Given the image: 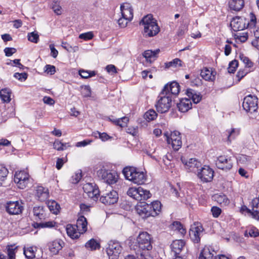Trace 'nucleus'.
<instances>
[{
	"label": "nucleus",
	"mask_w": 259,
	"mask_h": 259,
	"mask_svg": "<svg viewBox=\"0 0 259 259\" xmlns=\"http://www.w3.org/2000/svg\"><path fill=\"white\" fill-rule=\"evenodd\" d=\"M180 87L176 81L167 83L159 94L155 105L158 112H167L171 106L172 100L180 93Z\"/></svg>",
	"instance_id": "f257e3e1"
},
{
	"label": "nucleus",
	"mask_w": 259,
	"mask_h": 259,
	"mask_svg": "<svg viewBox=\"0 0 259 259\" xmlns=\"http://www.w3.org/2000/svg\"><path fill=\"white\" fill-rule=\"evenodd\" d=\"M144 26L143 35L146 37H150L156 35L160 31V28L156 20L152 15L144 16L140 22Z\"/></svg>",
	"instance_id": "f03ea898"
},
{
	"label": "nucleus",
	"mask_w": 259,
	"mask_h": 259,
	"mask_svg": "<svg viewBox=\"0 0 259 259\" xmlns=\"http://www.w3.org/2000/svg\"><path fill=\"white\" fill-rule=\"evenodd\" d=\"M122 172L126 180L138 185L143 184L146 180L144 172L135 167H126L123 168Z\"/></svg>",
	"instance_id": "7ed1b4c3"
},
{
	"label": "nucleus",
	"mask_w": 259,
	"mask_h": 259,
	"mask_svg": "<svg viewBox=\"0 0 259 259\" xmlns=\"http://www.w3.org/2000/svg\"><path fill=\"white\" fill-rule=\"evenodd\" d=\"M127 195L139 201L146 200L151 196L149 191L144 189L141 187L130 188L127 191Z\"/></svg>",
	"instance_id": "20e7f679"
},
{
	"label": "nucleus",
	"mask_w": 259,
	"mask_h": 259,
	"mask_svg": "<svg viewBox=\"0 0 259 259\" xmlns=\"http://www.w3.org/2000/svg\"><path fill=\"white\" fill-rule=\"evenodd\" d=\"M97 175L105 183L110 185L115 184L118 179L116 172L107 169L104 166L97 171Z\"/></svg>",
	"instance_id": "39448f33"
},
{
	"label": "nucleus",
	"mask_w": 259,
	"mask_h": 259,
	"mask_svg": "<svg viewBox=\"0 0 259 259\" xmlns=\"http://www.w3.org/2000/svg\"><path fill=\"white\" fill-rule=\"evenodd\" d=\"M137 244L140 249V252H143L146 254V251H149L152 248L151 244V238L147 232H142L139 234L137 238Z\"/></svg>",
	"instance_id": "423d86ee"
},
{
	"label": "nucleus",
	"mask_w": 259,
	"mask_h": 259,
	"mask_svg": "<svg viewBox=\"0 0 259 259\" xmlns=\"http://www.w3.org/2000/svg\"><path fill=\"white\" fill-rule=\"evenodd\" d=\"M197 176L203 183L211 182L214 176V171L209 166L201 167L197 173Z\"/></svg>",
	"instance_id": "0eeeda50"
},
{
	"label": "nucleus",
	"mask_w": 259,
	"mask_h": 259,
	"mask_svg": "<svg viewBox=\"0 0 259 259\" xmlns=\"http://www.w3.org/2000/svg\"><path fill=\"white\" fill-rule=\"evenodd\" d=\"M242 107L246 112L251 113L257 109V98L255 96L248 95L244 98Z\"/></svg>",
	"instance_id": "6e6552de"
},
{
	"label": "nucleus",
	"mask_w": 259,
	"mask_h": 259,
	"mask_svg": "<svg viewBox=\"0 0 259 259\" xmlns=\"http://www.w3.org/2000/svg\"><path fill=\"white\" fill-rule=\"evenodd\" d=\"M122 251V247L118 242L110 241L106 249V252L110 259H116Z\"/></svg>",
	"instance_id": "1a4fd4ad"
},
{
	"label": "nucleus",
	"mask_w": 259,
	"mask_h": 259,
	"mask_svg": "<svg viewBox=\"0 0 259 259\" xmlns=\"http://www.w3.org/2000/svg\"><path fill=\"white\" fill-rule=\"evenodd\" d=\"M166 137L167 143L168 144H171L172 148L175 150H178L182 146L181 137L179 132L175 131L171 133L170 137L168 136V134H164Z\"/></svg>",
	"instance_id": "9d476101"
},
{
	"label": "nucleus",
	"mask_w": 259,
	"mask_h": 259,
	"mask_svg": "<svg viewBox=\"0 0 259 259\" xmlns=\"http://www.w3.org/2000/svg\"><path fill=\"white\" fill-rule=\"evenodd\" d=\"M6 211L10 215H18L22 213L23 206L22 203L18 201H10L5 205Z\"/></svg>",
	"instance_id": "9b49d317"
},
{
	"label": "nucleus",
	"mask_w": 259,
	"mask_h": 259,
	"mask_svg": "<svg viewBox=\"0 0 259 259\" xmlns=\"http://www.w3.org/2000/svg\"><path fill=\"white\" fill-rule=\"evenodd\" d=\"M29 181V174L25 170L16 171L14 176V182L17 184L18 188L24 189Z\"/></svg>",
	"instance_id": "f8f14e48"
},
{
	"label": "nucleus",
	"mask_w": 259,
	"mask_h": 259,
	"mask_svg": "<svg viewBox=\"0 0 259 259\" xmlns=\"http://www.w3.org/2000/svg\"><path fill=\"white\" fill-rule=\"evenodd\" d=\"M249 19L244 17H236L231 22V26L234 31L243 30L249 25Z\"/></svg>",
	"instance_id": "ddd939ff"
},
{
	"label": "nucleus",
	"mask_w": 259,
	"mask_h": 259,
	"mask_svg": "<svg viewBox=\"0 0 259 259\" xmlns=\"http://www.w3.org/2000/svg\"><path fill=\"white\" fill-rule=\"evenodd\" d=\"M217 167L223 170H230L233 166V161L230 157L220 156L215 161Z\"/></svg>",
	"instance_id": "4468645a"
},
{
	"label": "nucleus",
	"mask_w": 259,
	"mask_h": 259,
	"mask_svg": "<svg viewBox=\"0 0 259 259\" xmlns=\"http://www.w3.org/2000/svg\"><path fill=\"white\" fill-rule=\"evenodd\" d=\"M118 199V193L116 191L112 190L104 193L100 197V200L106 205H111L116 203Z\"/></svg>",
	"instance_id": "2eb2a0df"
},
{
	"label": "nucleus",
	"mask_w": 259,
	"mask_h": 259,
	"mask_svg": "<svg viewBox=\"0 0 259 259\" xmlns=\"http://www.w3.org/2000/svg\"><path fill=\"white\" fill-rule=\"evenodd\" d=\"M181 160L185 165V168L188 171L192 172L196 174L201 167V163L195 158H190L188 161H186L183 158Z\"/></svg>",
	"instance_id": "dca6fc26"
},
{
	"label": "nucleus",
	"mask_w": 259,
	"mask_h": 259,
	"mask_svg": "<svg viewBox=\"0 0 259 259\" xmlns=\"http://www.w3.org/2000/svg\"><path fill=\"white\" fill-rule=\"evenodd\" d=\"M121 15L131 21L133 18V9L131 5L128 3L122 4L120 7Z\"/></svg>",
	"instance_id": "f3484780"
},
{
	"label": "nucleus",
	"mask_w": 259,
	"mask_h": 259,
	"mask_svg": "<svg viewBox=\"0 0 259 259\" xmlns=\"http://www.w3.org/2000/svg\"><path fill=\"white\" fill-rule=\"evenodd\" d=\"M202 227L201 226L192 227L189 231V236L194 243H198L200 240V236L202 233Z\"/></svg>",
	"instance_id": "a211bd4d"
},
{
	"label": "nucleus",
	"mask_w": 259,
	"mask_h": 259,
	"mask_svg": "<svg viewBox=\"0 0 259 259\" xmlns=\"http://www.w3.org/2000/svg\"><path fill=\"white\" fill-rule=\"evenodd\" d=\"M201 76L205 80L213 81L215 79L216 72L211 68H203L200 73Z\"/></svg>",
	"instance_id": "6ab92c4d"
},
{
	"label": "nucleus",
	"mask_w": 259,
	"mask_h": 259,
	"mask_svg": "<svg viewBox=\"0 0 259 259\" xmlns=\"http://www.w3.org/2000/svg\"><path fill=\"white\" fill-rule=\"evenodd\" d=\"M64 243L61 240H56L48 244L50 251L53 255L57 254L63 247Z\"/></svg>",
	"instance_id": "aec40b11"
},
{
	"label": "nucleus",
	"mask_w": 259,
	"mask_h": 259,
	"mask_svg": "<svg viewBox=\"0 0 259 259\" xmlns=\"http://www.w3.org/2000/svg\"><path fill=\"white\" fill-rule=\"evenodd\" d=\"M150 210V206L147 203L138 205L137 207V213L143 219L151 216Z\"/></svg>",
	"instance_id": "412c9836"
},
{
	"label": "nucleus",
	"mask_w": 259,
	"mask_h": 259,
	"mask_svg": "<svg viewBox=\"0 0 259 259\" xmlns=\"http://www.w3.org/2000/svg\"><path fill=\"white\" fill-rule=\"evenodd\" d=\"M192 103L190 99L188 98L182 99L179 103L177 104V107L179 110L181 112H187L189 110L192 108Z\"/></svg>",
	"instance_id": "4be33fe9"
},
{
	"label": "nucleus",
	"mask_w": 259,
	"mask_h": 259,
	"mask_svg": "<svg viewBox=\"0 0 259 259\" xmlns=\"http://www.w3.org/2000/svg\"><path fill=\"white\" fill-rule=\"evenodd\" d=\"M185 242L183 240H176L171 244V250L175 255L179 254L185 248Z\"/></svg>",
	"instance_id": "5701e85b"
},
{
	"label": "nucleus",
	"mask_w": 259,
	"mask_h": 259,
	"mask_svg": "<svg viewBox=\"0 0 259 259\" xmlns=\"http://www.w3.org/2000/svg\"><path fill=\"white\" fill-rule=\"evenodd\" d=\"M216 254V252L211 248L205 247L202 250L199 259H214Z\"/></svg>",
	"instance_id": "b1692460"
},
{
	"label": "nucleus",
	"mask_w": 259,
	"mask_h": 259,
	"mask_svg": "<svg viewBox=\"0 0 259 259\" xmlns=\"http://www.w3.org/2000/svg\"><path fill=\"white\" fill-rule=\"evenodd\" d=\"M186 95L190 99L192 100L194 103L197 104L199 103L202 99V96L199 93H197L196 91L191 89H188L186 91Z\"/></svg>",
	"instance_id": "393cba45"
},
{
	"label": "nucleus",
	"mask_w": 259,
	"mask_h": 259,
	"mask_svg": "<svg viewBox=\"0 0 259 259\" xmlns=\"http://www.w3.org/2000/svg\"><path fill=\"white\" fill-rule=\"evenodd\" d=\"M87 219L84 216L81 215L78 217L75 226L80 233L83 234L87 230Z\"/></svg>",
	"instance_id": "a878e982"
},
{
	"label": "nucleus",
	"mask_w": 259,
	"mask_h": 259,
	"mask_svg": "<svg viewBox=\"0 0 259 259\" xmlns=\"http://www.w3.org/2000/svg\"><path fill=\"white\" fill-rule=\"evenodd\" d=\"M36 196L39 201H44L49 196L48 190L42 186H38L36 190Z\"/></svg>",
	"instance_id": "bb28decb"
},
{
	"label": "nucleus",
	"mask_w": 259,
	"mask_h": 259,
	"mask_svg": "<svg viewBox=\"0 0 259 259\" xmlns=\"http://www.w3.org/2000/svg\"><path fill=\"white\" fill-rule=\"evenodd\" d=\"M160 50L157 49L154 51L151 50L145 51L143 54V57L146 59L147 62L151 63L153 62L157 58V55L159 53Z\"/></svg>",
	"instance_id": "cd10ccee"
},
{
	"label": "nucleus",
	"mask_w": 259,
	"mask_h": 259,
	"mask_svg": "<svg viewBox=\"0 0 259 259\" xmlns=\"http://www.w3.org/2000/svg\"><path fill=\"white\" fill-rule=\"evenodd\" d=\"M83 189L90 197L92 198H97L99 195V190L97 189L93 188L92 185L90 183H87L83 185Z\"/></svg>",
	"instance_id": "c85d7f7f"
},
{
	"label": "nucleus",
	"mask_w": 259,
	"mask_h": 259,
	"mask_svg": "<svg viewBox=\"0 0 259 259\" xmlns=\"http://www.w3.org/2000/svg\"><path fill=\"white\" fill-rule=\"evenodd\" d=\"M66 230L68 235L72 239L79 238L81 234L75 225L68 224L66 226Z\"/></svg>",
	"instance_id": "c756f323"
},
{
	"label": "nucleus",
	"mask_w": 259,
	"mask_h": 259,
	"mask_svg": "<svg viewBox=\"0 0 259 259\" xmlns=\"http://www.w3.org/2000/svg\"><path fill=\"white\" fill-rule=\"evenodd\" d=\"M251 208V215L254 219L258 218L259 214V198H254L250 203Z\"/></svg>",
	"instance_id": "7c9ffc66"
},
{
	"label": "nucleus",
	"mask_w": 259,
	"mask_h": 259,
	"mask_svg": "<svg viewBox=\"0 0 259 259\" xmlns=\"http://www.w3.org/2000/svg\"><path fill=\"white\" fill-rule=\"evenodd\" d=\"M8 257L3 254H0V259H15V254L17 246L15 245H8L7 247Z\"/></svg>",
	"instance_id": "2f4dec72"
},
{
	"label": "nucleus",
	"mask_w": 259,
	"mask_h": 259,
	"mask_svg": "<svg viewBox=\"0 0 259 259\" xmlns=\"http://www.w3.org/2000/svg\"><path fill=\"white\" fill-rule=\"evenodd\" d=\"M240 134V130L238 128H231L227 130L224 133V136L226 137L227 141L231 143Z\"/></svg>",
	"instance_id": "473e14b6"
},
{
	"label": "nucleus",
	"mask_w": 259,
	"mask_h": 259,
	"mask_svg": "<svg viewBox=\"0 0 259 259\" xmlns=\"http://www.w3.org/2000/svg\"><path fill=\"white\" fill-rule=\"evenodd\" d=\"M33 214L35 219L43 220L47 217V213L43 206H35L33 209Z\"/></svg>",
	"instance_id": "72a5a7b5"
},
{
	"label": "nucleus",
	"mask_w": 259,
	"mask_h": 259,
	"mask_svg": "<svg viewBox=\"0 0 259 259\" xmlns=\"http://www.w3.org/2000/svg\"><path fill=\"white\" fill-rule=\"evenodd\" d=\"M229 6L231 10L239 11L243 8L244 2L243 0H230Z\"/></svg>",
	"instance_id": "f704fd0d"
},
{
	"label": "nucleus",
	"mask_w": 259,
	"mask_h": 259,
	"mask_svg": "<svg viewBox=\"0 0 259 259\" xmlns=\"http://www.w3.org/2000/svg\"><path fill=\"white\" fill-rule=\"evenodd\" d=\"M150 206V212L152 217H155L161 211V204L158 201H155L152 202L151 204H149Z\"/></svg>",
	"instance_id": "c9c22d12"
},
{
	"label": "nucleus",
	"mask_w": 259,
	"mask_h": 259,
	"mask_svg": "<svg viewBox=\"0 0 259 259\" xmlns=\"http://www.w3.org/2000/svg\"><path fill=\"white\" fill-rule=\"evenodd\" d=\"M213 197L215 200L221 206H227L230 203V200L225 194H215Z\"/></svg>",
	"instance_id": "e433bc0d"
},
{
	"label": "nucleus",
	"mask_w": 259,
	"mask_h": 259,
	"mask_svg": "<svg viewBox=\"0 0 259 259\" xmlns=\"http://www.w3.org/2000/svg\"><path fill=\"white\" fill-rule=\"evenodd\" d=\"M11 92L9 89H4L0 91V97L1 99L6 103H9L11 99Z\"/></svg>",
	"instance_id": "4c0bfd02"
},
{
	"label": "nucleus",
	"mask_w": 259,
	"mask_h": 259,
	"mask_svg": "<svg viewBox=\"0 0 259 259\" xmlns=\"http://www.w3.org/2000/svg\"><path fill=\"white\" fill-rule=\"evenodd\" d=\"M36 250L37 248L35 246H30L27 248H24V254L28 259H33L35 257Z\"/></svg>",
	"instance_id": "58836bf2"
},
{
	"label": "nucleus",
	"mask_w": 259,
	"mask_h": 259,
	"mask_svg": "<svg viewBox=\"0 0 259 259\" xmlns=\"http://www.w3.org/2000/svg\"><path fill=\"white\" fill-rule=\"evenodd\" d=\"M250 36L247 32H238L234 34V37L237 41L241 42H245Z\"/></svg>",
	"instance_id": "ea45409f"
},
{
	"label": "nucleus",
	"mask_w": 259,
	"mask_h": 259,
	"mask_svg": "<svg viewBox=\"0 0 259 259\" xmlns=\"http://www.w3.org/2000/svg\"><path fill=\"white\" fill-rule=\"evenodd\" d=\"M56 223L54 221H48L41 223H36L34 225L35 228H53L55 226Z\"/></svg>",
	"instance_id": "a19ab883"
},
{
	"label": "nucleus",
	"mask_w": 259,
	"mask_h": 259,
	"mask_svg": "<svg viewBox=\"0 0 259 259\" xmlns=\"http://www.w3.org/2000/svg\"><path fill=\"white\" fill-rule=\"evenodd\" d=\"M85 246L91 250H96L100 247V244L95 239H91L85 243Z\"/></svg>",
	"instance_id": "79ce46f5"
},
{
	"label": "nucleus",
	"mask_w": 259,
	"mask_h": 259,
	"mask_svg": "<svg viewBox=\"0 0 259 259\" xmlns=\"http://www.w3.org/2000/svg\"><path fill=\"white\" fill-rule=\"evenodd\" d=\"M9 174L8 169L3 165H0V186L3 184V182L5 181Z\"/></svg>",
	"instance_id": "37998d69"
},
{
	"label": "nucleus",
	"mask_w": 259,
	"mask_h": 259,
	"mask_svg": "<svg viewBox=\"0 0 259 259\" xmlns=\"http://www.w3.org/2000/svg\"><path fill=\"white\" fill-rule=\"evenodd\" d=\"M171 228L174 230L178 231L181 235H183L186 233V230L179 222H174L172 224Z\"/></svg>",
	"instance_id": "c03bdc74"
},
{
	"label": "nucleus",
	"mask_w": 259,
	"mask_h": 259,
	"mask_svg": "<svg viewBox=\"0 0 259 259\" xmlns=\"http://www.w3.org/2000/svg\"><path fill=\"white\" fill-rule=\"evenodd\" d=\"M259 235L258 230L255 227H251L246 230L244 232V236L246 237L250 236L255 237Z\"/></svg>",
	"instance_id": "a18cd8bd"
},
{
	"label": "nucleus",
	"mask_w": 259,
	"mask_h": 259,
	"mask_svg": "<svg viewBox=\"0 0 259 259\" xmlns=\"http://www.w3.org/2000/svg\"><path fill=\"white\" fill-rule=\"evenodd\" d=\"M156 112L153 110H149L144 114V118L148 121L154 120L157 117Z\"/></svg>",
	"instance_id": "49530a36"
},
{
	"label": "nucleus",
	"mask_w": 259,
	"mask_h": 259,
	"mask_svg": "<svg viewBox=\"0 0 259 259\" xmlns=\"http://www.w3.org/2000/svg\"><path fill=\"white\" fill-rule=\"evenodd\" d=\"M93 134L95 137H99L102 141H106L111 138V137L106 133H100L98 131H96L94 132Z\"/></svg>",
	"instance_id": "de8ad7c7"
},
{
	"label": "nucleus",
	"mask_w": 259,
	"mask_h": 259,
	"mask_svg": "<svg viewBox=\"0 0 259 259\" xmlns=\"http://www.w3.org/2000/svg\"><path fill=\"white\" fill-rule=\"evenodd\" d=\"M137 258L133 255L126 256L124 259H151L148 254H144L143 252H139L137 253Z\"/></svg>",
	"instance_id": "09e8293b"
},
{
	"label": "nucleus",
	"mask_w": 259,
	"mask_h": 259,
	"mask_svg": "<svg viewBox=\"0 0 259 259\" xmlns=\"http://www.w3.org/2000/svg\"><path fill=\"white\" fill-rule=\"evenodd\" d=\"M166 66L167 67H172L177 68L178 67H181L182 66V61L180 59L176 58L172 61L167 63Z\"/></svg>",
	"instance_id": "8fccbe9b"
},
{
	"label": "nucleus",
	"mask_w": 259,
	"mask_h": 259,
	"mask_svg": "<svg viewBox=\"0 0 259 259\" xmlns=\"http://www.w3.org/2000/svg\"><path fill=\"white\" fill-rule=\"evenodd\" d=\"M128 118L127 117H123L120 118L116 119L114 121V123L120 127H124L126 125Z\"/></svg>",
	"instance_id": "3c124183"
},
{
	"label": "nucleus",
	"mask_w": 259,
	"mask_h": 259,
	"mask_svg": "<svg viewBox=\"0 0 259 259\" xmlns=\"http://www.w3.org/2000/svg\"><path fill=\"white\" fill-rule=\"evenodd\" d=\"M27 37L28 40L34 43H37L39 40V35L37 32L34 31L29 33Z\"/></svg>",
	"instance_id": "603ef678"
},
{
	"label": "nucleus",
	"mask_w": 259,
	"mask_h": 259,
	"mask_svg": "<svg viewBox=\"0 0 259 259\" xmlns=\"http://www.w3.org/2000/svg\"><path fill=\"white\" fill-rule=\"evenodd\" d=\"M79 75L82 78H88L90 77L94 76L96 75L95 71H88L85 70L79 71Z\"/></svg>",
	"instance_id": "864d4df0"
},
{
	"label": "nucleus",
	"mask_w": 259,
	"mask_h": 259,
	"mask_svg": "<svg viewBox=\"0 0 259 259\" xmlns=\"http://www.w3.org/2000/svg\"><path fill=\"white\" fill-rule=\"evenodd\" d=\"M49 207L50 211L55 214H57L59 212L60 208V205L55 201L52 202L51 204L49 206Z\"/></svg>",
	"instance_id": "5fc2aeb1"
},
{
	"label": "nucleus",
	"mask_w": 259,
	"mask_h": 259,
	"mask_svg": "<svg viewBox=\"0 0 259 259\" xmlns=\"http://www.w3.org/2000/svg\"><path fill=\"white\" fill-rule=\"evenodd\" d=\"M52 8L57 15H61L62 14V7L58 2H54L52 4Z\"/></svg>",
	"instance_id": "6e6d98bb"
},
{
	"label": "nucleus",
	"mask_w": 259,
	"mask_h": 259,
	"mask_svg": "<svg viewBox=\"0 0 259 259\" xmlns=\"http://www.w3.org/2000/svg\"><path fill=\"white\" fill-rule=\"evenodd\" d=\"M81 93L83 97H89L91 96V90L89 86L85 85L81 87Z\"/></svg>",
	"instance_id": "4d7b16f0"
},
{
	"label": "nucleus",
	"mask_w": 259,
	"mask_h": 259,
	"mask_svg": "<svg viewBox=\"0 0 259 259\" xmlns=\"http://www.w3.org/2000/svg\"><path fill=\"white\" fill-rule=\"evenodd\" d=\"M238 62L237 60H234L232 61L229 65L228 68V72L229 73H234L236 70V68L238 67Z\"/></svg>",
	"instance_id": "13d9d810"
},
{
	"label": "nucleus",
	"mask_w": 259,
	"mask_h": 259,
	"mask_svg": "<svg viewBox=\"0 0 259 259\" xmlns=\"http://www.w3.org/2000/svg\"><path fill=\"white\" fill-rule=\"evenodd\" d=\"M81 177L82 175L81 172H76L72 176L70 181L72 184H77L79 182Z\"/></svg>",
	"instance_id": "bf43d9fd"
},
{
	"label": "nucleus",
	"mask_w": 259,
	"mask_h": 259,
	"mask_svg": "<svg viewBox=\"0 0 259 259\" xmlns=\"http://www.w3.org/2000/svg\"><path fill=\"white\" fill-rule=\"evenodd\" d=\"M240 59L245 65V67L247 68H251L253 66V63L249 59V58L243 55L240 56Z\"/></svg>",
	"instance_id": "052dcab7"
},
{
	"label": "nucleus",
	"mask_w": 259,
	"mask_h": 259,
	"mask_svg": "<svg viewBox=\"0 0 259 259\" xmlns=\"http://www.w3.org/2000/svg\"><path fill=\"white\" fill-rule=\"evenodd\" d=\"M248 71L246 69L239 70L236 75L237 82H239L248 73Z\"/></svg>",
	"instance_id": "680f3d73"
},
{
	"label": "nucleus",
	"mask_w": 259,
	"mask_h": 259,
	"mask_svg": "<svg viewBox=\"0 0 259 259\" xmlns=\"http://www.w3.org/2000/svg\"><path fill=\"white\" fill-rule=\"evenodd\" d=\"M93 36L94 34L92 32H88L79 34V38L87 40L91 39Z\"/></svg>",
	"instance_id": "e2e57ef3"
},
{
	"label": "nucleus",
	"mask_w": 259,
	"mask_h": 259,
	"mask_svg": "<svg viewBox=\"0 0 259 259\" xmlns=\"http://www.w3.org/2000/svg\"><path fill=\"white\" fill-rule=\"evenodd\" d=\"M237 160L240 163L246 164L250 161L251 158L246 155H241L238 158Z\"/></svg>",
	"instance_id": "0e129e2a"
},
{
	"label": "nucleus",
	"mask_w": 259,
	"mask_h": 259,
	"mask_svg": "<svg viewBox=\"0 0 259 259\" xmlns=\"http://www.w3.org/2000/svg\"><path fill=\"white\" fill-rule=\"evenodd\" d=\"M45 71L50 75L54 74L56 72V68L51 65H46L45 66Z\"/></svg>",
	"instance_id": "69168bd1"
},
{
	"label": "nucleus",
	"mask_w": 259,
	"mask_h": 259,
	"mask_svg": "<svg viewBox=\"0 0 259 259\" xmlns=\"http://www.w3.org/2000/svg\"><path fill=\"white\" fill-rule=\"evenodd\" d=\"M250 37H253V39L259 38V28H252L250 31Z\"/></svg>",
	"instance_id": "338daca9"
},
{
	"label": "nucleus",
	"mask_w": 259,
	"mask_h": 259,
	"mask_svg": "<svg viewBox=\"0 0 259 259\" xmlns=\"http://www.w3.org/2000/svg\"><path fill=\"white\" fill-rule=\"evenodd\" d=\"M211 211L213 217L218 218L221 214L222 210L219 207L213 206L211 207Z\"/></svg>",
	"instance_id": "774afa93"
}]
</instances>
